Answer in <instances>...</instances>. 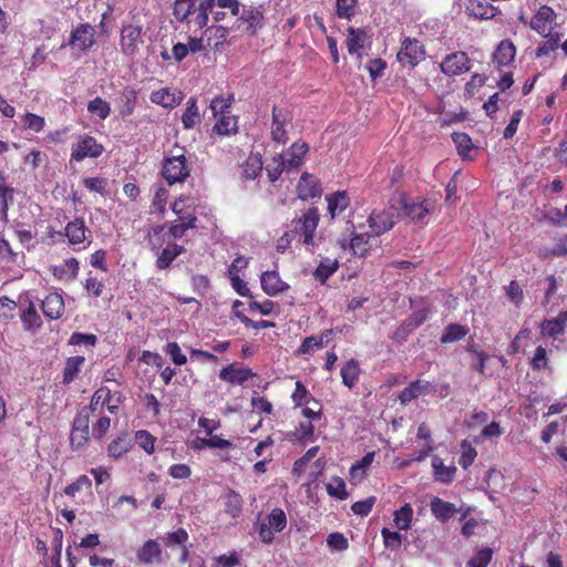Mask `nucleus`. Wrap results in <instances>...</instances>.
<instances>
[{
    "mask_svg": "<svg viewBox=\"0 0 567 567\" xmlns=\"http://www.w3.org/2000/svg\"><path fill=\"white\" fill-rule=\"evenodd\" d=\"M185 248L177 244H169L163 249L156 251L157 260L156 267L158 269H166L176 259L177 256L183 254Z\"/></svg>",
    "mask_w": 567,
    "mask_h": 567,
    "instance_id": "nucleus-27",
    "label": "nucleus"
},
{
    "mask_svg": "<svg viewBox=\"0 0 567 567\" xmlns=\"http://www.w3.org/2000/svg\"><path fill=\"white\" fill-rule=\"evenodd\" d=\"M150 100L154 104L162 105L167 109H173L178 102L175 94L171 93L168 89H161L151 93Z\"/></svg>",
    "mask_w": 567,
    "mask_h": 567,
    "instance_id": "nucleus-51",
    "label": "nucleus"
},
{
    "mask_svg": "<svg viewBox=\"0 0 567 567\" xmlns=\"http://www.w3.org/2000/svg\"><path fill=\"white\" fill-rule=\"evenodd\" d=\"M162 540L167 548L183 547L188 543L189 535L185 528L179 527L176 530L166 533Z\"/></svg>",
    "mask_w": 567,
    "mask_h": 567,
    "instance_id": "nucleus-45",
    "label": "nucleus"
},
{
    "mask_svg": "<svg viewBox=\"0 0 567 567\" xmlns=\"http://www.w3.org/2000/svg\"><path fill=\"white\" fill-rule=\"evenodd\" d=\"M214 131L219 135H230L237 132V120L230 115H221L214 125Z\"/></svg>",
    "mask_w": 567,
    "mask_h": 567,
    "instance_id": "nucleus-53",
    "label": "nucleus"
},
{
    "mask_svg": "<svg viewBox=\"0 0 567 567\" xmlns=\"http://www.w3.org/2000/svg\"><path fill=\"white\" fill-rule=\"evenodd\" d=\"M92 486V482L86 475H80L73 483L69 484L64 488V494L69 497H74L76 493L82 489H90Z\"/></svg>",
    "mask_w": 567,
    "mask_h": 567,
    "instance_id": "nucleus-60",
    "label": "nucleus"
},
{
    "mask_svg": "<svg viewBox=\"0 0 567 567\" xmlns=\"http://www.w3.org/2000/svg\"><path fill=\"white\" fill-rule=\"evenodd\" d=\"M468 13L481 20L493 19L499 12L498 9L487 0H468V4L466 7Z\"/></svg>",
    "mask_w": 567,
    "mask_h": 567,
    "instance_id": "nucleus-21",
    "label": "nucleus"
},
{
    "mask_svg": "<svg viewBox=\"0 0 567 567\" xmlns=\"http://www.w3.org/2000/svg\"><path fill=\"white\" fill-rule=\"evenodd\" d=\"M398 208H391V199L389 205L382 209H373L368 218L369 235L381 236L391 230L400 217H396Z\"/></svg>",
    "mask_w": 567,
    "mask_h": 567,
    "instance_id": "nucleus-3",
    "label": "nucleus"
},
{
    "mask_svg": "<svg viewBox=\"0 0 567 567\" xmlns=\"http://www.w3.org/2000/svg\"><path fill=\"white\" fill-rule=\"evenodd\" d=\"M136 558L145 565L162 564L163 549L161 544L156 539H147L137 548Z\"/></svg>",
    "mask_w": 567,
    "mask_h": 567,
    "instance_id": "nucleus-11",
    "label": "nucleus"
},
{
    "mask_svg": "<svg viewBox=\"0 0 567 567\" xmlns=\"http://www.w3.org/2000/svg\"><path fill=\"white\" fill-rule=\"evenodd\" d=\"M328 210L332 217L342 213L349 205L347 192H336L327 196Z\"/></svg>",
    "mask_w": 567,
    "mask_h": 567,
    "instance_id": "nucleus-42",
    "label": "nucleus"
},
{
    "mask_svg": "<svg viewBox=\"0 0 567 567\" xmlns=\"http://www.w3.org/2000/svg\"><path fill=\"white\" fill-rule=\"evenodd\" d=\"M516 50L512 42L502 41L494 52V61L499 66L508 65L515 58Z\"/></svg>",
    "mask_w": 567,
    "mask_h": 567,
    "instance_id": "nucleus-38",
    "label": "nucleus"
},
{
    "mask_svg": "<svg viewBox=\"0 0 567 567\" xmlns=\"http://www.w3.org/2000/svg\"><path fill=\"white\" fill-rule=\"evenodd\" d=\"M216 4V0H203L197 7V14L195 17V24L203 29L208 23V14L213 12Z\"/></svg>",
    "mask_w": 567,
    "mask_h": 567,
    "instance_id": "nucleus-52",
    "label": "nucleus"
},
{
    "mask_svg": "<svg viewBox=\"0 0 567 567\" xmlns=\"http://www.w3.org/2000/svg\"><path fill=\"white\" fill-rule=\"evenodd\" d=\"M567 323V311H560L557 317L542 323V333L546 337L557 338L563 334Z\"/></svg>",
    "mask_w": 567,
    "mask_h": 567,
    "instance_id": "nucleus-26",
    "label": "nucleus"
},
{
    "mask_svg": "<svg viewBox=\"0 0 567 567\" xmlns=\"http://www.w3.org/2000/svg\"><path fill=\"white\" fill-rule=\"evenodd\" d=\"M97 338L93 333L73 332L69 339V344L79 346L85 351H91L96 344Z\"/></svg>",
    "mask_w": 567,
    "mask_h": 567,
    "instance_id": "nucleus-49",
    "label": "nucleus"
},
{
    "mask_svg": "<svg viewBox=\"0 0 567 567\" xmlns=\"http://www.w3.org/2000/svg\"><path fill=\"white\" fill-rule=\"evenodd\" d=\"M471 66V59L464 51H455L447 54L440 64L442 73L450 78L468 72Z\"/></svg>",
    "mask_w": 567,
    "mask_h": 567,
    "instance_id": "nucleus-5",
    "label": "nucleus"
},
{
    "mask_svg": "<svg viewBox=\"0 0 567 567\" xmlns=\"http://www.w3.org/2000/svg\"><path fill=\"white\" fill-rule=\"evenodd\" d=\"M430 508L435 518L445 522L456 513V507L453 503L445 502L440 497H434L430 503Z\"/></svg>",
    "mask_w": 567,
    "mask_h": 567,
    "instance_id": "nucleus-30",
    "label": "nucleus"
},
{
    "mask_svg": "<svg viewBox=\"0 0 567 567\" xmlns=\"http://www.w3.org/2000/svg\"><path fill=\"white\" fill-rule=\"evenodd\" d=\"M189 174L190 167L184 154L165 158L162 176L169 185L184 182Z\"/></svg>",
    "mask_w": 567,
    "mask_h": 567,
    "instance_id": "nucleus-4",
    "label": "nucleus"
},
{
    "mask_svg": "<svg viewBox=\"0 0 567 567\" xmlns=\"http://www.w3.org/2000/svg\"><path fill=\"white\" fill-rule=\"evenodd\" d=\"M135 442L147 454H153L155 451L156 437L146 430L135 432Z\"/></svg>",
    "mask_w": 567,
    "mask_h": 567,
    "instance_id": "nucleus-55",
    "label": "nucleus"
},
{
    "mask_svg": "<svg viewBox=\"0 0 567 567\" xmlns=\"http://www.w3.org/2000/svg\"><path fill=\"white\" fill-rule=\"evenodd\" d=\"M383 545L390 550H398L402 546V535L399 532L390 530L386 527L381 529Z\"/></svg>",
    "mask_w": 567,
    "mask_h": 567,
    "instance_id": "nucleus-56",
    "label": "nucleus"
},
{
    "mask_svg": "<svg viewBox=\"0 0 567 567\" xmlns=\"http://www.w3.org/2000/svg\"><path fill=\"white\" fill-rule=\"evenodd\" d=\"M196 216L193 214L182 215L175 220L168 231V235L173 238H181L187 229L195 228Z\"/></svg>",
    "mask_w": 567,
    "mask_h": 567,
    "instance_id": "nucleus-33",
    "label": "nucleus"
},
{
    "mask_svg": "<svg viewBox=\"0 0 567 567\" xmlns=\"http://www.w3.org/2000/svg\"><path fill=\"white\" fill-rule=\"evenodd\" d=\"M137 102V92L133 87H125L116 100L118 113L122 117L130 116L134 113Z\"/></svg>",
    "mask_w": 567,
    "mask_h": 567,
    "instance_id": "nucleus-23",
    "label": "nucleus"
},
{
    "mask_svg": "<svg viewBox=\"0 0 567 567\" xmlns=\"http://www.w3.org/2000/svg\"><path fill=\"white\" fill-rule=\"evenodd\" d=\"M327 546L331 550L344 551L349 547V542L342 533L333 532L327 537Z\"/></svg>",
    "mask_w": 567,
    "mask_h": 567,
    "instance_id": "nucleus-62",
    "label": "nucleus"
},
{
    "mask_svg": "<svg viewBox=\"0 0 567 567\" xmlns=\"http://www.w3.org/2000/svg\"><path fill=\"white\" fill-rule=\"evenodd\" d=\"M462 453L458 458V464L462 468H468L477 456L476 450L466 440L461 443Z\"/></svg>",
    "mask_w": 567,
    "mask_h": 567,
    "instance_id": "nucleus-57",
    "label": "nucleus"
},
{
    "mask_svg": "<svg viewBox=\"0 0 567 567\" xmlns=\"http://www.w3.org/2000/svg\"><path fill=\"white\" fill-rule=\"evenodd\" d=\"M468 330L465 326L458 323L449 324L441 337L442 343H452L463 339L467 334Z\"/></svg>",
    "mask_w": 567,
    "mask_h": 567,
    "instance_id": "nucleus-46",
    "label": "nucleus"
},
{
    "mask_svg": "<svg viewBox=\"0 0 567 567\" xmlns=\"http://www.w3.org/2000/svg\"><path fill=\"white\" fill-rule=\"evenodd\" d=\"M20 320L23 329L33 334L37 333L42 326V319L33 302H29L25 308L21 309Z\"/></svg>",
    "mask_w": 567,
    "mask_h": 567,
    "instance_id": "nucleus-19",
    "label": "nucleus"
},
{
    "mask_svg": "<svg viewBox=\"0 0 567 567\" xmlns=\"http://www.w3.org/2000/svg\"><path fill=\"white\" fill-rule=\"evenodd\" d=\"M221 499L225 513L231 518H238L243 512L244 499L241 495L238 492L228 488L221 495Z\"/></svg>",
    "mask_w": 567,
    "mask_h": 567,
    "instance_id": "nucleus-22",
    "label": "nucleus"
},
{
    "mask_svg": "<svg viewBox=\"0 0 567 567\" xmlns=\"http://www.w3.org/2000/svg\"><path fill=\"white\" fill-rule=\"evenodd\" d=\"M432 466L434 470L435 480L449 484L453 481L456 468L447 467L444 465L442 458L435 456L432 460Z\"/></svg>",
    "mask_w": 567,
    "mask_h": 567,
    "instance_id": "nucleus-44",
    "label": "nucleus"
},
{
    "mask_svg": "<svg viewBox=\"0 0 567 567\" xmlns=\"http://www.w3.org/2000/svg\"><path fill=\"white\" fill-rule=\"evenodd\" d=\"M398 61L403 65L414 68L425 58L424 47L416 40L405 38L402 41L401 49L398 52Z\"/></svg>",
    "mask_w": 567,
    "mask_h": 567,
    "instance_id": "nucleus-6",
    "label": "nucleus"
},
{
    "mask_svg": "<svg viewBox=\"0 0 567 567\" xmlns=\"http://www.w3.org/2000/svg\"><path fill=\"white\" fill-rule=\"evenodd\" d=\"M87 111L97 115L101 120H105L111 113L110 104L101 97H95L87 104Z\"/></svg>",
    "mask_w": 567,
    "mask_h": 567,
    "instance_id": "nucleus-58",
    "label": "nucleus"
},
{
    "mask_svg": "<svg viewBox=\"0 0 567 567\" xmlns=\"http://www.w3.org/2000/svg\"><path fill=\"white\" fill-rule=\"evenodd\" d=\"M432 312L433 311L427 303L421 302L420 306L415 307L413 313L403 321L396 333L405 334L411 332L412 330L423 324L431 317Z\"/></svg>",
    "mask_w": 567,
    "mask_h": 567,
    "instance_id": "nucleus-13",
    "label": "nucleus"
},
{
    "mask_svg": "<svg viewBox=\"0 0 567 567\" xmlns=\"http://www.w3.org/2000/svg\"><path fill=\"white\" fill-rule=\"evenodd\" d=\"M369 236H370L369 233L368 234H358L351 238L350 248L352 249L354 255H357L359 257L365 256V254L368 252V250L370 248L369 240H368Z\"/></svg>",
    "mask_w": 567,
    "mask_h": 567,
    "instance_id": "nucleus-59",
    "label": "nucleus"
},
{
    "mask_svg": "<svg viewBox=\"0 0 567 567\" xmlns=\"http://www.w3.org/2000/svg\"><path fill=\"white\" fill-rule=\"evenodd\" d=\"M493 558V550L491 548L480 549L474 557H472L466 566L467 567H487Z\"/></svg>",
    "mask_w": 567,
    "mask_h": 567,
    "instance_id": "nucleus-63",
    "label": "nucleus"
},
{
    "mask_svg": "<svg viewBox=\"0 0 567 567\" xmlns=\"http://www.w3.org/2000/svg\"><path fill=\"white\" fill-rule=\"evenodd\" d=\"M94 34L95 30L91 24L81 23L71 31L68 45L80 51L89 50L95 43Z\"/></svg>",
    "mask_w": 567,
    "mask_h": 567,
    "instance_id": "nucleus-9",
    "label": "nucleus"
},
{
    "mask_svg": "<svg viewBox=\"0 0 567 567\" xmlns=\"http://www.w3.org/2000/svg\"><path fill=\"white\" fill-rule=\"evenodd\" d=\"M339 267L337 259L323 258L313 271V277L324 284L330 276H332Z\"/></svg>",
    "mask_w": 567,
    "mask_h": 567,
    "instance_id": "nucleus-41",
    "label": "nucleus"
},
{
    "mask_svg": "<svg viewBox=\"0 0 567 567\" xmlns=\"http://www.w3.org/2000/svg\"><path fill=\"white\" fill-rule=\"evenodd\" d=\"M555 13L554 10L547 6L540 7L537 14L533 18L530 25L534 30L539 33H544L549 30L547 25L553 21Z\"/></svg>",
    "mask_w": 567,
    "mask_h": 567,
    "instance_id": "nucleus-36",
    "label": "nucleus"
},
{
    "mask_svg": "<svg viewBox=\"0 0 567 567\" xmlns=\"http://www.w3.org/2000/svg\"><path fill=\"white\" fill-rule=\"evenodd\" d=\"M365 32L361 29H349L347 49L350 54L358 53L364 45Z\"/></svg>",
    "mask_w": 567,
    "mask_h": 567,
    "instance_id": "nucleus-47",
    "label": "nucleus"
},
{
    "mask_svg": "<svg viewBox=\"0 0 567 567\" xmlns=\"http://www.w3.org/2000/svg\"><path fill=\"white\" fill-rule=\"evenodd\" d=\"M453 142L455 143L458 154L462 157H467L468 153L473 148V143L471 137L465 133H454L452 135Z\"/></svg>",
    "mask_w": 567,
    "mask_h": 567,
    "instance_id": "nucleus-61",
    "label": "nucleus"
},
{
    "mask_svg": "<svg viewBox=\"0 0 567 567\" xmlns=\"http://www.w3.org/2000/svg\"><path fill=\"white\" fill-rule=\"evenodd\" d=\"M200 122V115L197 106V101L190 97L186 103V109L182 115V123L184 128L190 130Z\"/></svg>",
    "mask_w": 567,
    "mask_h": 567,
    "instance_id": "nucleus-40",
    "label": "nucleus"
},
{
    "mask_svg": "<svg viewBox=\"0 0 567 567\" xmlns=\"http://www.w3.org/2000/svg\"><path fill=\"white\" fill-rule=\"evenodd\" d=\"M142 42V28L137 24H125L121 30V48L124 54L134 55Z\"/></svg>",
    "mask_w": 567,
    "mask_h": 567,
    "instance_id": "nucleus-10",
    "label": "nucleus"
},
{
    "mask_svg": "<svg viewBox=\"0 0 567 567\" xmlns=\"http://www.w3.org/2000/svg\"><path fill=\"white\" fill-rule=\"evenodd\" d=\"M131 450V440L127 433L117 435L107 446V455L114 460L120 458Z\"/></svg>",
    "mask_w": 567,
    "mask_h": 567,
    "instance_id": "nucleus-32",
    "label": "nucleus"
},
{
    "mask_svg": "<svg viewBox=\"0 0 567 567\" xmlns=\"http://www.w3.org/2000/svg\"><path fill=\"white\" fill-rule=\"evenodd\" d=\"M85 233L86 227L82 218H76L68 223L65 227V236L73 245L83 243L86 238Z\"/></svg>",
    "mask_w": 567,
    "mask_h": 567,
    "instance_id": "nucleus-34",
    "label": "nucleus"
},
{
    "mask_svg": "<svg viewBox=\"0 0 567 567\" xmlns=\"http://www.w3.org/2000/svg\"><path fill=\"white\" fill-rule=\"evenodd\" d=\"M254 373L250 369L237 365L235 363L224 367L218 373L220 380L230 384H243Z\"/></svg>",
    "mask_w": 567,
    "mask_h": 567,
    "instance_id": "nucleus-14",
    "label": "nucleus"
},
{
    "mask_svg": "<svg viewBox=\"0 0 567 567\" xmlns=\"http://www.w3.org/2000/svg\"><path fill=\"white\" fill-rule=\"evenodd\" d=\"M42 311L49 319H59L64 312L63 297L56 292L48 295L42 301Z\"/></svg>",
    "mask_w": 567,
    "mask_h": 567,
    "instance_id": "nucleus-20",
    "label": "nucleus"
},
{
    "mask_svg": "<svg viewBox=\"0 0 567 567\" xmlns=\"http://www.w3.org/2000/svg\"><path fill=\"white\" fill-rule=\"evenodd\" d=\"M319 213L317 208L308 209L299 219V223L301 224L300 229L302 231V243L305 245L313 244V234L317 229Z\"/></svg>",
    "mask_w": 567,
    "mask_h": 567,
    "instance_id": "nucleus-16",
    "label": "nucleus"
},
{
    "mask_svg": "<svg viewBox=\"0 0 567 567\" xmlns=\"http://www.w3.org/2000/svg\"><path fill=\"white\" fill-rule=\"evenodd\" d=\"M264 164L259 154H250L241 165V178L255 181L262 171Z\"/></svg>",
    "mask_w": 567,
    "mask_h": 567,
    "instance_id": "nucleus-29",
    "label": "nucleus"
},
{
    "mask_svg": "<svg viewBox=\"0 0 567 567\" xmlns=\"http://www.w3.org/2000/svg\"><path fill=\"white\" fill-rule=\"evenodd\" d=\"M431 384L426 381L416 380L411 382L406 388H404L400 394L399 400L402 404H408L412 400L427 394L431 391Z\"/></svg>",
    "mask_w": 567,
    "mask_h": 567,
    "instance_id": "nucleus-24",
    "label": "nucleus"
},
{
    "mask_svg": "<svg viewBox=\"0 0 567 567\" xmlns=\"http://www.w3.org/2000/svg\"><path fill=\"white\" fill-rule=\"evenodd\" d=\"M261 288L268 296H276L289 288L277 271H265L260 277Z\"/></svg>",
    "mask_w": 567,
    "mask_h": 567,
    "instance_id": "nucleus-18",
    "label": "nucleus"
},
{
    "mask_svg": "<svg viewBox=\"0 0 567 567\" xmlns=\"http://www.w3.org/2000/svg\"><path fill=\"white\" fill-rule=\"evenodd\" d=\"M327 493L329 496L344 501L348 498L349 494L347 492L344 481L339 476H332L330 482L327 484Z\"/></svg>",
    "mask_w": 567,
    "mask_h": 567,
    "instance_id": "nucleus-50",
    "label": "nucleus"
},
{
    "mask_svg": "<svg viewBox=\"0 0 567 567\" xmlns=\"http://www.w3.org/2000/svg\"><path fill=\"white\" fill-rule=\"evenodd\" d=\"M79 261L75 258L63 260L62 264L52 268V274L60 280H74L79 274Z\"/></svg>",
    "mask_w": 567,
    "mask_h": 567,
    "instance_id": "nucleus-28",
    "label": "nucleus"
},
{
    "mask_svg": "<svg viewBox=\"0 0 567 567\" xmlns=\"http://www.w3.org/2000/svg\"><path fill=\"white\" fill-rule=\"evenodd\" d=\"M102 153L103 146L94 137L84 135L73 145L71 159L81 162L85 157H99Z\"/></svg>",
    "mask_w": 567,
    "mask_h": 567,
    "instance_id": "nucleus-8",
    "label": "nucleus"
},
{
    "mask_svg": "<svg viewBox=\"0 0 567 567\" xmlns=\"http://www.w3.org/2000/svg\"><path fill=\"white\" fill-rule=\"evenodd\" d=\"M287 527V516L282 508L276 507L268 514L267 519L256 525V532L262 544L270 545L275 540V533Z\"/></svg>",
    "mask_w": 567,
    "mask_h": 567,
    "instance_id": "nucleus-2",
    "label": "nucleus"
},
{
    "mask_svg": "<svg viewBox=\"0 0 567 567\" xmlns=\"http://www.w3.org/2000/svg\"><path fill=\"white\" fill-rule=\"evenodd\" d=\"M360 372H361V369H360L359 363L353 358H351L341 368L340 373H341V378H342V383L346 386H348L349 389H352L359 380Z\"/></svg>",
    "mask_w": 567,
    "mask_h": 567,
    "instance_id": "nucleus-35",
    "label": "nucleus"
},
{
    "mask_svg": "<svg viewBox=\"0 0 567 567\" xmlns=\"http://www.w3.org/2000/svg\"><path fill=\"white\" fill-rule=\"evenodd\" d=\"M90 431L71 429L70 445L73 450L85 446L90 440Z\"/></svg>",
    "mask_w": 567,
    "mask_h": 567,
    "instance_id": "nucleus-64",
    "label": "nucleus"
},
{
    "mask_svg": "<svg viewBox=\"0 0 567 567\" xmlns=\"http://www.w3.org/2000/svg\"><path fill=\"white\" fill-rule=\"evenodd\" d=\"M195 0H175L173 14L179 22H184L193 12Z\"/></svg>",
    "mask_w": 567,
    "mask_h": 567,
    "instance_id": "nucleus-54",
    "label": "nucleus"
},
{
    "mask_svg": "<svg viewBox=\"0 0 567 567\" xmlns=\"http://www.w3.org/2000/svg\"><path fill=\"white\" fill-rule=\"evenodd\" d=\"M391 208H398L396 217H409L412 221L423 223L435 209V203L432 199L410 202L403 194H396L391 197Z\"/></svg>",
    "mask_w": 567,
    "mask_h": 567,
    "instance_id": "nucleus-1",
    "label": "nucleus"
},
{
    "mask_svg": "<svg viewBox=\"0 0 567 567\" xmlns=\"http://www.w3.org/2000/svg\"><path fill=\"white\" fill-rule=\"evenodd\" d=\"M309 147L305 142L293 143L285 153L278 154L287 167V172L297 171L303 163Z\"/></svg>",
    "mask_w": 567,
    "mask_h": 567,
    "instance_id": "nucleus-12",
    "label": "nucleus"
},
{
    "mask_svg": "<svg viewBox=\"0 0 567 567\" xmlns=\"http://www.w3.org/2000/svg\"><path fill=\"white\" fill-rule=\"evenodd\" d=\"M413 519V508L411 504L405 503L393 513V523L400 530H408Z\"/></svg>",
    "mask_w": 567,
    "mask_h": 567,
    "instance_id": "nucleus-39",
    "label": "nucleus"
},
{
    "mask_svg": "<svg viewBox=\"0 0 567 567\" xmlns=\"http://www.w3.org/2000/svg\"><path fill=\"white\" fill-rule=\"evenodd\" d=\"M83 362H84V357H69L68 358V360L65 362V367L63 369V373H62V383L64 385L70 384L78 378Z\"/></svg>",
    "mask_w": 567,
    "mask_h": 567,
    "instance_id": "nucleus-37",
    "label": "nucleus"
},
{
    "mask_svg": "<svg viewBox=\"0 0 567 567\" xmlns=\"http://www.w3.org/2000/svg\"><path fill=\"white\" fill-rule=\"evenodd\" d=\"M291 113L282 107L274 106L271 114L270 134L271 140L279 144H285L288 141L287 126L291 124Z\"/></svg>",
    "mask_w": 567,
    "mask_h": 567,
    "instance_id": "nucleus-7",
    "label": "nucleus"
},
{
    "mask_svg": "<svg viewBox=\"0 0 567 567\" xmlns=\"http://www.w3.org/2000/svg\"><path fill=\"white\" fill-rule=\"evenodd\" d=\"M203 37L209 48L219 51L228 37V29L223 25H212L206 28Z\"/></svg>",
    "mask_w": 567,
    "mask_h": 567,
    "instance_id": "nucleus-25",
    "label": "nucleus"
},
{
    "mask_svg": "<svg viewBox=\"0 0 567 567\" xmlns=\"http://www.w3.org/2000/svg\"><path fill=\"white\" fill-rule=\"evenodd\" d=\"M297 192L298 196L305 200L308 198L319 197L322 189L315 176L309 173H303L297 185Z\"/></svg>",
    "mask_w": 567,
    "mask_h": 567,
    "instance_id": "nucleus-17",
    "label": "nucleus"
},
{
    "mask_svg": "<svg viewBox=\"0 0 567 567\" xmlns=\"http://www.w3.org/2000/svg\"><path fill=\"white\" fill-rule=\"evenodd\" d=\"M111 399H112L111 390L107 388H100L92 395L90 405L86 409L93 415L101 414L103 412L104 406H107V410L111 413H116L117 406L110 404Z\"/></svg>",
    "mask_w": 567,
    "mask_h": 567,
    "instance_id": "nucleus-15",
    "label": "nucleus"
},
{
    "mask_svg": "<svg viewBox=\"0 0 567 567\" xmlns=\"http://www.w3.org/2000/svg\"><path fill=\"white\" fill-rule=\"evenodd\" d=\"M330 334L331 331L323 333L319 337L311 336L306 338L298 350V354H308L310 352L321 350L323 348V344L329 341Z\"/></svg>",
    "mask_w": 567,
    "mask_h": 567,
    "instance_id": "nucleus-43",
    "label": "nucleus"
},
{
    "mask_svg": "<svg viewBox=\"0 0 567 567\" xmlns=\"http://www.w3.org/2000/svg\"><path fill=\"white\" fill-rule=\"evenodd\" d=\"M167 233L163 225L152 226L147 233V241L152 250H159L165 244Z\"/></svg>",
    "mask_w": 567,
    "mask_h": 567,
    "instance_id": "nucleus-48",
    "label": "nucleus"
},
{
    "mask_svg": "<svg viewBox=\"0 0 567 567\" xmlns=\"http://www.w3.org/2000/svg\"><path fill=\"white\" fill-rule=\"evenodd\" d=\"M238 17L248 24L251 33H256L262 27L264 16L257 8L243 6Z\"/></svg>",
    "mask_w": 567,
    "mask_h": 567,
    "instance_id": "nucleus-31",
    "label": "nucleus"
}]
</instances>
